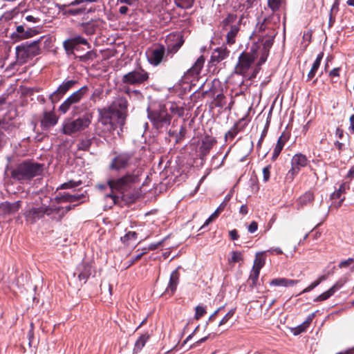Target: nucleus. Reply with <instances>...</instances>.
I'll return each instance as SVG.
<instances>
[{
    "label": "nucleus",
    "instance_id": "nucleus-19",
    "mask_svg": "<svg viewBox=\"0 0 354 354\" xmlns=\"http://www.w3.org/2000/svg\"><path fill=\"white\" fill-rule=\"evenodd\" d=\"M270 19L268 18H264L261 22L259 21L256 26L254 35L257 37L258 41L269 34V30H274L272 28L268 26Z\"/></svg>",
    "mask_w": 354,
    "mask_h": 354
},
{
    "label": "nucleus",
    "instance_id": "nucleus-31",
    "mask_svg": "<svg viewBox=\"0 0 354 354\" xmlns=\"http://www.w3.org/2000/svg\"><path fill=\"white\" fill-rule=\"evenodd\" d=\"M216 143V140L214 139L206 138L203 140L201 146L200 147V151L203 156H206L213 147Z\"/></svg>",
    "mask_w": 354,
    "mask_h": 354
},
{
    "label": "nucleus",
    "instance_id": "nucleus-18",
    "mask_svg": "<svg viewBox=\"0 0 354 354\" xmlns=\"http://www.w3.org/2000/svg\"><path fill=\"white\" fill-rule=\"evenodd\" d=\"M167 41H175L174 44H169L167 46V54H175L182 46L184 43L183 35L180 33H175L169 35Z\"/></svg>",
    "mask_w": 354,
    "mask_h": 354
},
{
    "label": "nucleus",
    "instance_id": "nucleus-35",
    "mask_svg": "<svg viewBox=\"0 0 354 354\" xmlns=\"http://www.w3.org/2000/svg\"><path fill=\"white\" fill-rule=\"evenodd\" d=\"M260 272L252 270L250 272L249 279H248V284L251 288H256L257 286L259 277Z\"/></svg>",
    "mask_w": 354,
    "mask_h": 354
},
{
    "label": "nucleus",
    "instance_id": "nucleus-27",
    "mask_svg": "<svg viewBox=\"0 0 354 354\" xmlns=\"http://www.w3.org/2000/svg\"><path fill=\"white\" fill-rule=\"evenodd\" d=\"M229 29L226 35V42L227 44L232 45L235 43V38L240 30V23L236 24V25H232Z\"/></svg>",
    "mask_w": 354,
    "mask_h": 354
},
{
    "label": "nucleus",
    "instance_id": "nucleus-49",
    "mask_svg": "<svg viewBox=\"0 0 354 354\" xmlns=\"http://www.w3.org/2000/svg\"><path fill=\"white\" fill-rule=\"evenodd\" d=\"M96 57V54L93 51H88L85 55L79 57L80 61L86 62L89 59L93 60Z\"/></svg>",
    "mask_w": 354,
    "mask_h": 354
},
{
    "label": "nucleus",
    "instance_id": "nucleus-13",
    "mask_svg": "<svg viewBox=\"0 0 354 354\" xmlns=\"http://www.w3.org/2000/svg\"><path fill=\"white\" fill-rule=\"evenodd\" d=\"M146 55L148 62L153 66H158L164 59L165 48L162 44H156L152 48L147 49Z\"/></svg>",
    "mask_w": 354,
    "mask_h": 354
},
{
    "label": "nucleus",
    "instance_id": "nucleus-58",
    "mask_svg": "<svg viewBox=\"0 0 354 354\" xmlns=\"http://www.w3.org/2000/svg\"><path fill=\"white\" fill-rule=\"evenodd\" d=\"M102 90L100 89H95L93 92V93L91 94V97H90V100L93 101V102H95L96 101V99L97 97H100V96L102 94Z\"/></svg>",
    "mask_w": 354,
    "mask_h": 354
},
{
    "label": "nucleus",
    "instance_id": "nucleus-7",
    "mask_svg": "<svg viewBox=\"0 0 354 354\" xmlns=\"http://www.w3.org/2000/svg\"><path fill=\"white\" fill-rule=\"evenodd\" d=\"M17 61L23 64L40 53L39 41H26L15 48Z\"/></svg>",
    "mask_w": 354,
    "mask_h": 354
},
{
    "label": "nucleus",
    "instance_id": "nucleus-42",
    "mask_svg": "<svg viewBox=\"0 0 354 354\" xmlns=\"http://www.w3.org/2000/svg\"><path fill=\"white\" fill-rule=\"evenodd\" d=\"M71 194H69L68 193H64L63 194H57L55 200L57 203H71Z\"/></svg>",
    "mask_w": 354,
    "mask_h": 354
},
{
    "label": "nucleus",
    "instance_id": "nucleus-57",
    "mask_svg": "<svg viewBox=\"0 0 354 354\" xmlns=\"http://www.w3.org/2000/svg\"><path fill=\"white\" fill-rule=\"evenodd\" d=\"M319 285V281H317V280H315L311 284H310L308 287H306L305 289H304L300 294L308 292L311 291L312 290H313L315 287H317Z\"/></svg>",
    "mask_w": 354,
    "mask_h": 354
},
{
    "label": "nucleus",
    "instance_id": "nucleus-45",
    "mask_svg": "<svg viewBox=\"0 0 354 354\" xmlns=\"http://www.w3.org/2000/svg\"><path fill=\"white\" fill-rule=\"evenodd\" d=\"M258 3V0H245L241 5L243 8L242 10H248L250 8L257 6Z\"/></svg>",
    "mask_w": 354,
    "mask_h": 354
},
{
    "label": "nucleus",
    "instance_id": "nucleus-56",
    "mask_svg": "<svg viewBox=\"0 0 354 354\" xmlns=\"http://www.w3.org/2000/svg\"><path fill=\"white\" fill-rule=\"evenodd\" d=\"M25 20L28 22L32 23V24H37L40 21V19L38 17H35L31 15H26L25 17Z\"/></svg>",
    "mask_w": 354,
    "mask_h": 354
},
{
    "label": "nucleus",
    "instance_id": "nucleus-62",
    "mask_svg": "<svg viewBox=\"0 0 354 354\" xmlns=\"http://www.w3.org/2000/svg\"><path fill=\"white\" fill-rule=\"evenodd\" d=\"M8 140L7 136L5 135V133L0 131V149H1L5 144L6 143Z\"/></svg>",
    "mask_w": 354,
    "mask_h": 354
},
{
    "label": "nucleus",
    "instance_id": "nucleus-10",
    "mask_svg": "<svg viewBox=\"0 0 354 354\" xmlns=\"http://www.w3.org/2000/svg\"><path fill=\"white\" fill-rule=\"evenodd\" d=\"M257 57L256 50L244 51L239 57L238 63L235 66V73L245 75Z\"/></svg>",
    "mask_w": 354,
    "mask_h": 354
},
{
    "label": "nucleus",
    "instance_id": "nucleus-39",
    "mask_svg": "<svg viewBox=\"0 0 354 354\" xmlns=\"http://www.w3.org/2000/svg\"><path fill=\"white\" fill-rule=\"evenodd\" d=\"M63 46L68 55H72L73 54V50L77 46L75 44L74 41L71 39H68L64 41Z\"/></svg>",
    "mask_w": 354,
    "mask_h": 354
},
{
    "label": "nucleus",
    "instance_id": "nucleus-23",
    "mask_svg": "<svg viewBox=\"0 0 354 354\" xmlns=\"http://www.w3.org/2000/svg\"><path fill=\"white\" fill-rule=\"evenodd\" d=\"M21 201H17L12 203L6 201L0 204V209L5 214H12L17 212L21 207Z\"/></svg>",
    "mask_w": 354,
    "mask_h": 354
},
{
    "label": "nucleus",
    "instance_id": "nucleus-37",
    "mask_svg": "<svg viewBox=\"0 0 354 354\" xmlns=\"http://www.w3.org/2000/svg\"><path fill=\"white\" fill-rule=\"evenodd\" d=\"M338 2L335 1L331 7L330 15H329V21H328V26L331 27L335 21V14L338 12Z\"/></svg>",
    "mask_w": 354,
    "mask_h": 354
},
{
    "label": "nucleus",
    "instance_id": "nucleus-2",
    "mask_svg": "<svg viewBox=\"0 0 354 354\" xmlns=\"http://www.w3.org/2000/svg\"><path fill=\"white\" fill-rule=\"evenodd\" d=\"M44 165L33 161H24L11 171V177L21 183H28L33 178L40 176Z\"/></svg>",
    "mask_w": 354,
    "mask_h": 354
},
{
    "label": "nucleus",
    "instance_id": "nucleus-4",
    "mask_svg": "<svg viewBox=\"0 0 354 354\" xmlns=\"http://www.w3.org/2000/svg\"><path fill=\"white\" fill-rule=\"evenodd\" d=\"M89 88L87 86H83L77 91L70 95L59 106L58 111L62 114L66 113L72 109L73 116L80 114L84 107V104H78L86 95H88Z\"/></svg>",
    "mask_w": 354,
    "mask_h": 354
},
{
    "label": "nucleus",
    "instance_id": "nucleus-60",
    "mask_svg": "<svg viewBox=\"0 0 354 354\" xmlns=\"http://www.w3.org/2000/svg\"><path fill=\"white\" fill-rule=\"evenodd\" d=\"M8 95H2L0 96V111H3L6 104V100H7Z\"/></svg>",
    "mask_w": 354,
    "mask_h": 354
},
{
    "label": "nucleus",
    "instance_id": "nucleus-24",
    "mask_svg": "<svg viewBox=\"0 0 354 354\" xmlns=\"http://www.w3.org/2000/svg\"><path fill=\"white\" fill-rule=\"evenodd\" d=\"M179 277L180 274L178 271V269H176L171 272L170 275L169 282L166 289L167 292L169 293L170 292L171 295H173L174 293L179 282Z\"/></svg>",
    "mask_w": 354,
    "mask_h": 354
},
{
    "label": "nucleus",
    "instance_id": "nucleus-6",
    "mask_svg": "<svg viewBox=\"0 0 354 354\" xmlns=\"http://www.w3.org/2000/svg\"><path fill=\"white\" fill-rule=\"evenodd\" d=\"M93 113L90 111H86L82 115L75 120H68L63 125V133L66 135L81 132L87 129L91 123Z\"/></svg>",
    "mask_w": 354,
    "mask_h": 354
},
{
    "label": "nucleus",
    "instance_id": "nucleus-9",
    "mask_svg": "<svg viewBox=\"0 0 354 354\" xmlns=\"http://www.w3.org/2000/svg\"><path fill=\"white\" fill-rule=\"evenodd\" d=\"M149 73L141 67L124 74L122 82L125 84L139 86L145 84L149 80Z\"/></svg>",
    "mask_w": 354,
    "mask_h": 354
},
{
    "label": "nucleus",
    "instance_id": "nucleus-29",
    "mask_svg": "<svg viewBox=\"0 0 354 354\" xmlns=\"http://www.w3.org/2000/svg\"><path fill=\"white\" fill-rule=\"evenodd\" d=\"M150 335L147 332L142 334L134 344L133 353H138L145 346L146 342L149 339Z\"/></svg>",
    "mask_w": 354,
    "mask_h": 354
},
{
    "label": "nucleus",
    "instance_id": "nucleus-46",
    "mask_svg": "<svg viewBox=\"0 0 354 354\" xmlns=\"http://www.w3.org/2000/svg\"><path fill=\"white\" fill-rule=\"evenodd\" d=\"M334 294L333 293V291H331L330 289H328L327 291L323 292L320 295H319L317 297H316L314 301H322L328 299L331 296H333Z\"/></svg>",
    "mask_w": 354,
    "mask_h": 354
},
{
    "label": "nucleus",
    "instance_id": "nucleus-17",
    "mask_svg": "<svg viewBox=\"0 0 354 354\" xmlns=\"http://www.w3.org/2000/svg\"><path fill=\"white\" fill-rule=\"evenodd\" d=\"M91 274V264L89 262L83 261L76 268L74 275H77L80 281L86 282Z\"/></svg>",
    "mask_w": 354,
    "mask_h": 354
},
{
    "label": "nucleus",
    "instance_id": "nucleus-50",
    "mask_svg": "<svg viewBox=\"0 0 354 354\" xmlns=\"http://www.w3.org/2000/svg\"><path fill=\"white\" fill-rule=\"evenodd\" d=\"M206 313V310L203 306H197L196 307V313L194 317L196 319H199L201 317L205 315Z\"/></svg>",
    "mask_w": 354,
    "mask_h": 354
},
{
    "label": "nucleus",
    "instance_id": "nucleus-20",
    "mask_svg": "<svg viewBox=\"0 0 354 354\" xmlns=\"http://www.w3.org/2000/svg\"><path fill=\"white\" fill-rule=\"evenodd\" d=\"M205 63V58L203 55H201L195 62L194 64L187 71L185 74L186 79L191 77H196L203 68Z\"/></svg>",
    "mask_w": 354,
    "mask_h": 354
},
{
    "label": "nucleus",
    "instance_id": "nucleus-26",
    "mask_svg": "<svg viewBox=\"0 0 354 354\" xmlns=\"http://www.w3.org/2000/svg\"><path fill=\"white\" fill-rule=\"evenodd\" d=\"M240 21H237V15L235 14H228L227 16L222 20L221 25L223 30H227L232 25L239 24Z\"/></svg>",
    "mask_w": 354,
    "mask_h": 354
},
{
    "label": "nucleus",
    "instance_id": "nucleus-44",
    "mask_svg": "<svg viewBox=\"0 0 354 354\" xmlns=\"http://www.w3.org/2000/svg\"><path fill=\"white\" fill-rule=\"evenodd\" d=\"M281 2V0H268V5L272 12H276L279 10Z\"/></svg>",
    "mask_w": 354,
    "mask_h": 354
},
{
    "label": "nucleus",
    "instance_id": "nucleus-32",
    "mask_svg": "<svg viewBox=\"0 0 354 354\" xmlns=\"http://www.w3.org/2000/svg\"><path fill=\"white\" fill-rule=\"evenodd\" d=\"M313 200H314L313 193L311 192H307L299 198L297 204L299 206V207H302L304 205H306L308 203H310L311 202H313Z\"/></svg>",
    "mask_w": 354,
    "mask_h": 354
},
{
    "label": "nucleus",
    "instance_id": "nucleus-11",
    "mask_svg": "<svg viewBox=\"0 0 354 354\" xmlns=\"http://www.w3.org/2000/svg\"><path fill=\"white\" fill-rule=\"evenodd\" d=\"M309 163L306 156L301 153L294 155L291 159V168L286 175V179L292 181L301 168L305 167Z\"/></svg>",
    "mask_w": 354,
    "mask_h": 354
},
{
    "label": "nucleus",
    "instance_id": "nucleus-48",
    "mask_svg": "<svg viewBox=\"0 0 354 354\" xmlns=\"http://www.w3.org/2000/svg\"><path fill=\"white\" fill-rule=\"evenodd\" d=\"M235 308L231 309L221 320V322L218 324V326H221L227 322V321L234 315L235 313Z\"/></svg>",
    "mask_w": 354,
    "mask_h": 354
},
{
    "label": "nucleus",
    "instance_id": "nucleus-36",
    "mask_svg": "<svg viewBox=\"0 0 354 354\" xmlns=\"http://www.w3.org/2000/svg\"><path fill=\"white\" fill-rule=\"evenodd\" d=\"M195 0H174V3L178 8L182 9H189L191 8Z\"/></svg>",
    "mask_w": 354,
    "mask_h": 354
},
{
    "label": "nucleus",
    "instance_id": "nucleus-12",
    "mask_svg": "<svg viewBox=\"0 0 354 354\" xmlns=\"http://www.w3.org/2000/svg\"><path fill=\"white\" fill-rule=\"evenodd\" d=\"M78 84L75 80H65L58 88L49 95V100L53 104L57 103L59 100L67 93L71 89L73 88Z\"/></svg>",
    "mask_w": 354,
    "mask_h": 354
},
{
    "label": "nucleus",
    "instance_id": "nucleus-34",
    "mask_svg": "<svg viewBox=\"0 0 354 354\" xmlns=\"http://www.w3.org/2000/svg\"><path fill=\"white\" fill-rule=\"evenodd\" d=\"M264 265L265 258L263 257V254H257L252 270L260 272L261 269L264 266Z\"/></svg>",
    "mask_w": 354,
    "mask_h": 354
},
{
    "label": "nucleus",
    "instance_id": "nucleus-25",
    "mask_svg": "<svg viewBox=\"0 0 354 354\" xmlns=\"http://www.w3.org/2000/svg\"><path fill=\"white\" fill-rule=\"evenodd\" d=\"M299 282L298 280L289 279L286 278H276L272 279L270 284L273 286L291 287Z\"/></svg>",
    "mask_w": 354,
    "mask_h": 354
},
{
    "label": "nucleus",
    "instance_id": "nucleus-5",
    "mask_svg": "<svg viewBox=\"0 0 354 354\" xmlns=\"http://www.w3.org/2000/svg\"><path fill=\"white\" fill-rule=\"evenodd\" d=\"M147 111V117L156 129L160 131L170 124L171 116L167 113L164 105L149 106Z\"/></svg>",
    "mask_w": 354,
    "mask_h": 354
},
{
    "label": "nucleus",
    "instance_id": "nucleus-22",
    "mask_svg": "<svg viewBox=\"0 0 354 354\" xmlns=\"http://www.w3.org/2000/svg\"><path fill=\"white\" fill-rule=\"evenodd\" d=\"M58 118L56 115L52 112H44L43 118L41 120V125L43 129H48L57 123Z\"/></svg>",
    "mask_w": 354,
    "mask_h": 354
},
{
    "label": "nucleus",
    "instance_id": "nucleus-53",
    "mask_svg": "<svg viewBox=\"0 0 354 354\" xmlns=\"http://www.w3.org/2000/svg\"><path fill=\"white\" fill-rule=\"evenodd\" d=\"M270 169L271 166L267 165L263 169V178L264 182H268L270 177Z\"/></svg>",
    "mask_w": 354,
    "mask_h": 354
},
{
    "label": "nucleus",
    "instance_id": "nucleus-54",
    "mask_svg": "<svg viewBox=\"0 0 354 354\" xmlns=\"http://www.w3.org/2000/svg\"><path fill=\"white\" fill-rule=\"evenodd\" d=\"M306 327L303 324L297 326V327L292 328V332L294 335H298L306 331Z\"/></svg>",
    "mask_w": 354,
    "mask_h": 354
},
{
    "label": "nucleus",
    "instance_id": "nucleus-28",
    "mask_svg": "<svg viewBox=\"0 0 354 354\" xmlns=\"http://www.w3.org/2000/svg\"><path fill=\"white\" fill-rule=\"evenodd\" d=\"M275 36L274 30H269V34L266 35L263 39H260V41L263 44V50H268L269 52L270 48L272 46L274 37Z\"/></svg>",
    "mask_w": 354,
    "mask_h": 354
},
{
    "label": "nucleus",
    "instance_id": "nucleus-21",
    "mask_svg": "<svg viewBox=\"0 0 354 354\" xmlns=\"http://www.w3.org/2000/svg\"><path fill=\"white\" fill-rule=\"evenodd\" d=\"M229 53L226 48H217L212 51L209 62L216 65L227 57Z\"/></svg>",
    "mask_w": 354,
    "mask_h": 354
},
{
    "label": "nucleus",
    "instance_id": "nucleus-40",
    "mask_svg": "<svg viewBox=\"0 0 354 354\" xmlns=\"http://www.w3.org/2000/svg\"><path fill=\"white\" fill-rule=\"evenodd\" d=\"M243 261V254L239 251H232L231 252V258L228 259L230 264L242 262Z\"/></svg>",
    "mask_w": 354,
    "mask_h": 354
},
{
    "label": "nucleus",
    "instance_id": "nucleus-1",
    "mask_svg": "<svg viewBox=\"0 0 354 354\" xmlns=\"http://www.w3.org/2000/svg\"><path fill=\"white\" fill-rule=\"evenodd\" d=\"M141 174L140 169H135L127 172L121 177L109 179L107 183L112 191H117L122 194L124 201L131 203L139 197V190L135 185L140 183Z\"/></svg>",
    "mask_w": 354,
    "mask_h": 354
},
{
    "label": "nucleus",
    "instance_id": "nucleus-61",
    "mask_svg": "<svg viewBox=\"0 0 354 354\" xmlns=\"http://www.w3.org/2000/svg\"><path fill=\"white\" fill-rule=\"evenodd\" d=\"M258 229V223L256 221H252L248 227V230L250 233L255 232Z\"/></svg>",
    "mask_w": 354,
    "mask_h": 354
},
{
    "label": "nucleus",
    "instance_id": "nucleus-64",
    "mask_svg": "<svg viewBox=\"0 0 354 354\" xmlns=\"http://www.w3.org/2000/svg\"><path fill=\"white\" fill-rule=\"evenodd\" d=\"M349 121H350V127L348 128V130L351 133H354V114L351 115V117L349 118Z\"/></svg>",
    "mask_w": 354,
    "mask_h": 354
},
{
    "label": "nucleus",
    "instance_id": "nucleus-15",
    "mask_svg": "<svg viewBox=\"0 0 354 354\" xmlns=\"http://www.w3.org/2000/svg\"><path fill=\"white\" fill-rule=\"evenodd\" d=\"M38 31L35 28L27 27L25 24L16 27V32L11 35L12 39L17 37L19 39H27L36 35Z\"/></svg>",
    "mask_w": 354,
    "mask_h": 354
},
{
    "label": "nucleus",
    "instance_id": "nucleus-59",
    "mask_svg": "<svg viewBox=\"0 0 354 354\" xmlns=\"http://www.w3.org/2000/svg\"><path fill=\"white\" fill-rule=\"evenodd\" d=\"M354 262V259L353 258H348L346 260L341 261L338 266L340 268L348 267L351 263Z\"/></svg>",
    "mask_w": 354,
    "mask_h": 354
},
{
    "label": "nucleus",
    "instance_id": "nucleus-8",
    "mask_svg": "<svg viewBox=\"0 0 354 354\" xmlns=\"http://www.w3.org/2000/svg\"><path fill=\"white\" fill-rule=\"evenodd\" d=\"M114 154L115 156L109 166L111 170L116 171L124 170L138 162V159L132 151L115 152Z\"/></svg>",
    "mask_w": 354,
    "mask_h": 354
},
{
    "label": "nucleus",
    "instance_id": "nucleus-30",
    "mask_svg": "<svg viewBox=\"0 0 354 354\" xmlns=\"http://www.w3.org/2000/svg\"><path fill=\"white\" fill-rule=\"evenodd\" d=\"M323 57H324L323 53H320L317 55V58L315 60V62L312 66V68L308 74V80H307L308 81L312 80L315 77L318 68L320 66L321 61H322Z\"/></svg>",
    "mask_w": 354,
    "mask_h": 354
},
{
    "label": "nucleus",
    "instance_id": "nucleus-55",
    "mask_svg": "<svg viewBox=\"0 0 354 354\" xmlns=\"http://www.w3.org/2000/svg\"><path fill=\"white\" fill-rule=\"evenodd\" d=\"M83 30L86 35H91L94 32L93 26L89 24H83Z\"/></svg>",
    "mask_w": 354,
    "mask_h": 354
},
{
    "label": "nucleus",
    "instance_id": "nucleus-14",
    "mask_svg": "<svg viewBox=\"0 0 354 354\" xmlns=\"http://www.w3.org/2000/svg\"><path fill=\"white\" fill-rule=\"evenodd\" d=\"M128 102L124 97H119L113 102L109 107L115 114L118 118V122L122 126L124 124L126 118V110L127 109Z\"/></svg>",
    "mask_w": 354,
    "mask_h": 354
},
{
    "label": "nucleus",
    "instance_id": "nucleus-3",
    "mask_svg": "<svg viewBox=\"0 0 354 354\" xmlns=\"http://www.w3.org/2000/svg\"><path fill=\"white\" fill-rule=\"evenodd\" d=\"M59 207H52L38 201L27 204L24 216L27 223L35 224L38 220L41 219L45 215H50L54 212H58Z\"/></svg>",
    "mask_w": 354,
    "mask_h": 354
},
{
    "label": "nucleus",
    "instance_id": "nucleus-47",
    "mask_svg": "<svg viewBox=\"0 0 354 354\" xmlns=\"http://www.w3.org/2000/svg\"><path fill=\"white\" fill-rule=\"evenodd\" d=\"M91 145V140H90V139L82 140L78 144V149L80 150L87 151L89 149Z\"/></svg>",
    "mask_w": 354,
    "mask_h": 354
},
{
    "label": "nucleus",
    "instance_id": "nucleus-33",
    "mask_svg": "<svg viewBox=\"0 0 354 354\" xmlns=\"http://www.w3.org/2000/svg\"><path fill=\"white\" fill-rule=\"evenodd\" d=\"M239 123H235L234 126L225 133V139L226 141H232L238 133L241 131L239 127Z\"/></svg>",
    "mask_w": 354,
    "mask_h": 354
},
{
    "label": "nucleus",
    "instance_id": "nucleus-63",
    "mask_svg": "<svg viewBox=\"0 0 354 354\" xmlns=\"http://www.w3.org/2000/svg\"><path fill=\"white\" fill-rule=\"evenodd\" d=\"M343 286V283L341 281H337L330 288V290L333 291V293L335 294V292L341 288Z\"/></svg>",
    "mask_w": 354,
    "mask_h": 354
},
{
    "label": "nucleus",
    "instance_id": "nucleus-43",
    "mask_svg": "<svg viewBox=\"0 0 354 354\" xmlns=\"http://www.w3.org/2000/svg\"><path fill=\"white\" fill-rule=\"evenodd\" d=\"M287 140L288 137L284 133H282L281 136L278 138L277 145L274 149L281 151Z\"/></svg>",
    "mask_w": 354,
    "mask_h": 354
},
{
    "label": "nucleus",
    "instance_id": "nucleus-16",
    "mask_svg": "<svg viewBox=\"0 0 354 354\" xmlns=\"http://www.w3.org/2000/svg\"><path fill=\"white\" fill-rule=\"evenodd\" d=\"M100 118L99 122L104 125L107 130L111 131L114 129L113 118L117 117L109 108L104 109L100 112Z\"/></svg>",
    "mask_w": 354,
    "mask_h": 354
},
{
    "label": "nucleus",
    "instance_id": "nucleus-38",
    "mask_svg": "<svg viewBox=\"0 0 354 354\" xmlns=\"http://www.w3.org/2000/svg\"><path fill=\"white\" fill-rule=\"evenodd\" d=\"M138 234L136 232H128L124 236H122L121 241L128 245L130 243V241H135L137 239Z\"/></svg>",
    "mask_w": 354,
    "mask_h": 354
},
{
    "label": "nucleus",
    "instance_id": "nucleus-41",
    "mask_svg": "<svg viewBox=\"0 0 354 354\" xmlns=\"http://www.w3.org/2000/svg\"><path fill=\"white\" fill-rule=\"evenodd\" d=\"M82 184L81 180L75 181V180H69L68 182L64 183L62 184L59 187H57V190L58 189H71L75 187H77Z\"/></svg>",
    "mask_w": 354,
    "mask_h": 354
},
{
    "label": "nucleus",
    "instance_id": "nucleus-51",
    "mask_svg": "<svg viewBox=\"0 0 354 354\" xmlns=\"http://www.w3.org/2000/svg\"><path fill=\"white\" fill-rule=\"evenodd\" d=\"M345 190H346V184L342 183L339 186V189L332 194V198H339L341 195L345 192Z\"/></svg>",
    "mask_w": 354,
    "mask_h": 354
},
{
    "label": "nucleus",
    "instance_id": "nucleus-52",
    "mask_svg": "<svg viewBox=\"0 0 354 354\" xmlns=\"http://www.w3.org/2000/svg\"><path fill=\"white\" fill-rule=\"evenodd\" d=\"M71 39L75 41V44L76 46H77L79 44H83V45H88V48L90 47V45L88 43L87 40L81 36L75 37L73 38H71Z\"/></svg>",
    "mask_w": 354,
    "mask_h": 354
}]
</instances>
